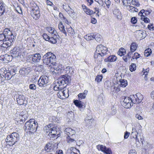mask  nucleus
I'll return each instance as SVG.
<instances>
[{
	"label": "nucleus",
	"instance_id": "obj_26",
	"mask_svg": "<svg viewBox=\"0 0 154 154\" xmlns=\"http://www.w3.org/2000/svg\"><path fill=\"white\" fill-rule=\"evenodd\" d=\"M33 58V63H36L39 62L41 59L40 54L39 53H36L32 54Z\"/></svg>",
	"mask_w": 154,
	"mask_h": 154
},
{
	"label": "nucleus",
	"instance_id": "obj_28",
	"mask_svg": "<svg viewBox=\"0 0 154 154\" xmlns=\"http://www.w3.org/2000/svg\"><path fill=\"white\" fill-rule=\"evenodd\" d=\"M113 14L118 19H120L122 18L121 13L118 9H115L113 11Z\"/></svg>",
	"mask_w": 154,
	"mask_h": 154
},
{
	"label": "nucleus",
	"instance_id": "obj_1",
	"mask_svg": "<svg viewBox=\"0 0 154 154\" xmlns=\"http://www.w3.org/2000/svg\"><path fill=\"white\" fill-rule=\"evenodd\" d=\"M14 37L9 29H5L3 33L0 34V46L6 48L9 47L13 42Z\"/></svg>",
	"mask_w": 154,
	"mask_h": 154
},
{
	"label": "nucleus",
	"instance_id": "obj_55",
	"mask_svg": "<svg viewBox=\"0 0 154 154\" xmlns=\"http://www.w3.org/2000/svg\"><path fill=\"white\" fill-rule=\"evenodd\" d=\"M43 37L45 40L48 41L49 40V38L50 36L44 33L42 35Z\"/></svg>",
	"mask_w": 154,
	"mask_h": 154
},
{
	"label": "nucleus",
	"instance_id": "obj_59",
	"mask_svg": "<svg viewBox=\"0 0 154 154\" xmlns=\"http://www.w3.org/2000/svg\"><path fill=\"white\" fill-rule=\"evenodd\" d=\"M135 117L139 120H141L143 119V117L138 114H136Z\"/></svg>",
	"mask_w": 154,
	"mask_h": 154
},
{
	"label": "nucleus",
	"instance_id": "obj_48",
	"mask_svg": "<svg viewBox=\"0 0 154 154\" xmlns=\"http://www.w3.org/2000/svg\"><path fill=\"white\" fill-rule=\"evenodd\" d=\"M102 78V76L101 75H98L96 76L95 81L98 82H100L101 81Z\"/></svg>",
	"mask_w": 154,
	"mask_h": 154
},
{
	"label": "nucleus",
	"instance_id": "obj_12",
	"mask_svg": "<svg viewBox=\"0 0 154 154\" xmlns=\"http://www.w3.org/2000/svg\"><path fill=\"white\" fill-rule=\"evenodd\" d=\"M48 81V77L44 75L40 77L38 81V84L40 86L45 87L46 86Z\"/></svg>",
	"mask_w": 154,
	"mask_h": 154
},
{
	"label": "nucleus",
	"instance_id": "obj_46",
	"mask_svg": "<svg viewBox=\"0 0 154 154\" xmlns=\"http://www.w3.org/2000/svg\"><path fill=\"white\" fill-rule=\"evenodd\" d=\"M78 97L80 100H82V99H85L86 96L85 95V94H83V93H80L78 95Z\"/></svg>",
	"mask_w": 154,
	"mask_h": 154
},
{
	"label": "nucleus",
	"instance_id": "obj_49",
	"mask_svg": "<svg viewBox=\"0 0 154 154\" xmlns=\"http://www.w3.org/2000/svg\"><path fill=\"white\" fill-rule=\"evenodd\" d=\"M105 3L106 5L107 8H109L111 4V2L109 0H105Z\"/></svg>",
	"mask_w": 154,
	"mask_h": 154
},
{
	"label": "nucleus",
	"instance_id": "obj_22",
	"mask_svg": "<svg viewBox=\"0 0 154 154\" xmlns=\"http://www.w3.org/2000/svg\"><path fill=\"white\" fill-rule=\"evenodd\" d=\"M4 74L3 75L5 76V79L7 80H9L11 79L13 76L11 73V72L9 70L4 71L3 72Z\"/></svg>",
	"mask_w": 154,
	"mask_h": 154
},
{
	"label": "nucleus",
	"instance_id": "obj_23",
	"mask_svg": "<svg viewBox=\"0 0 154 154\" xmlns=\"http://www.w3.org/2000/svg\"><path fill=\"white\" fill-rule=\"evenodd\" d=\"M104 56V54H102L96 51L94 53V58L95 60L100 62L102 60V57Z\"/></svg>",
	"mask_w": 154,
	"mask_h": 154
},
{
	"label": "nucleus",
	"instance_id": "obj_45",
	"mask_svg": "<svg viewBox=\"0 0 154 154\" xmlns=\"http://www.w3.org/2000/svg\"><path fill=\"white\" fill-rule=\"evenodd\" d=\"M27 60L28 62H31L32 63H33V58L32 54L29 55Z\"/></svg>",
	"mask_w": 154,
	"mask_h": 154
},
{
	"label": "nucleus",
	"instance_id": "obj_13",
	"mask_svg": "<svg viewBox=\"0 0 154 154\" xmlns=\"http://www.w3.org/2000/svg\"><path fill=\"white\" fill-rule=\"evenodd\" d=\"M97 148L99 150H101L106 154H112L111 149L109 148H107L105 146L98 145L97 146Z\"/></svg>",
	"mask_w": 154,
	"mask_h": 154
},
{
	"label": "nucleus",
	"instance_id": "obj_38",
	"mask_svg": "<svg viewBox=\"0 0 154 154\" xmlns=\"http://www.w3.org/2000/svg\"><path fill=\"white\" fill-rule=\"evenodd\" d=\"M94 38L96 40L97 42H100L101 39V36L98 33H94Z\"/></svg>",
	"mask_w": 154,
	"mask_h": 154
},
{
	"label": "nucleus",
	"instance_id": "obj_3",
	"mask_svg": "<svg viewBox=\"0 0 154 154\" xmlns=\"http://www.w3.org/2000/svg\"><path fill=\"white\" fill-rule=\"evenodd\" d=\"M66 140L69 145L71 146H75L76 144L75 137V131L71 128H66L64 131Z\"/></svg>",
	"mask_w": 154,
	"mask_h": 154
},
{
	"label": "nucleus",
	"instance_id": "obj_25",
	"mask_svg": "<svg viewBox=\"0 0 154 154\" xmlns=\"http://www.w3.org/2000/svg\"><path fill=\"white\" fill-rule=\"evenodd\" d=\"M65 91H60L57 94L58 97L62 99H64L67 97V95L66 94Z\"/></svg>",
	"mask_w": 154,
	"mask_h": 154
},
{
	"label": "nucleus",
	"instance_id": "obj_51",
	"mask_svg": "<svg viewBox=\"0 0 154 154\" xmlns=\"http://www.w3.org/2000/svg\"><path fill=\"white\" fill-rule=\"evenodd\" d=\"M130 58L131 57L127 56V55L126 56H124L122 57L123 59L126 62H127L128 60H130Z\"/></svg>",
	"mask_w": 154,
	"mask_h": 154
},
{
	"label": "nucleus",
	"instance_id": "obj_54",
	"mask_svg": "<svg viewBox=\"0 0 154 154\" xmlns=\"http://www.w3.org/2000/svg\"><path fill=\"white\" fill-rule=\"evenodd\" d=\"M123 5H127V4H130L131 0H122Z\"/></svg>",
	"mask_w": 154,
	"mask_h": 154
},
{
	"label": "nucleus",
	"instance_id": "obj_15",
	"mask_svg": "<svg viewBox=\"0 0 154 154\" xmlns=\"http://www.w3.org/2000/svg\"><path fill=\"white\" fill-rule=\"evenodd\" d=\"M96 51L104 55L107 52V48L102 45H99L96 47Z\"/></svg>",
	"mask_w": 154,
	"mask_h": 154
},
{
	"label": "nucleus",
	"instance_id": "obj_40",
	"mask_svg": "<svg viewBox=\"0 0 154 154\" xmlns=\"http://www.w3.org/2000/svg\"><path fill=\"white\" fill-rule=\"evenodd\" d=\"M152 53L151 49L148 48L146 49L144 52V55L145 56L148 57Z\"/></svg>",
	"mask_w": 154,
	"mask_h": 154
},
{
	"label": "nucleus",
	"instance_id": "obj_37",
	"mask_svg": "<svg viewBox=\"0 0 154 154\" xmlns=\"http://www.w3.org/2000/svg\"><path fill=\"white\" fill-rule=\"evenodd\" d=\"M74 104L79 108H81L82 106V103L81 101L78 100H75L74 101Z\"/></svg>",
	"mask_w": 154,
	"mask_h": 154
},
{
	"label": "nucleus",
	"instance_id": "obj_58",
	"mask_svg": "<svg viewBox=\"0 0 154 154\" xmlns=\"http://www.w3.org/2000/svg\"><path fill=\"white\" fill-rule=\"evenodd\" d=\"M147 27L150 30H154V26H153V24L148 25Z\"/></svg>",
	"mask_w": 154,
	"mask_h": 154
},
{
	"label": "nucleus",
	"instance_id": "obj_21",
	"mask_svg": "<svg viewBox=\"0 0 154 154\" xmlns=\"http://www.w3.org/2000/svg\"><path fill=\"white\" fill-rule=\"evenodd\" d=\"M25 97L23 95H20L17 98V102L18 104L22 105L24 103Z\"/></svg>",
	"mask_w": 154,
	"mask_h": 154
},
{
	"label": "nucleus",
	"instance_id": "obj_6",
	"mask_svg": "<svg viewBox=\"0 0 154 154\" xmlns=\"http://www.w3.org/2000/svg\"><path fill=\"white\" fill-rule=\"evenodd\" d=\"M20 137L19 134L15 132L12 133L11 134L7 136L5 140V141L7 143H10L9 145L13 146L19 140Z\"/></svg>",
	"mask_w": 154,
	"mask_h": 154
},
{
	"label": "nucleus",
	"instance_id": "obj_7",
	"mask_svg": "<svg viewBox=\"0 0 154 154\" xmlns=\"http://www.w3.org/2000/svg\"><path fill=\"white\" fill-rule=\"evenodd\" d=\"M58 28L60 31L64 34L66 36L67 35V32L69 35H72L75 33L74 30L70 26L66 27V31L64 26L61 22H60L58 24Z\"/></svg>",
	"mask_w": 154,
	"mask_h": 154
},
{
	"label": "nucleus",
	"instance_id": "obj_52",
	"mask_svg": "<svg viewBox=\"0 0 154 154\" xmlns=\"http://www.w3.org/2000/svg\"><path fill=\"white\" fill-rule=\"evenodd\" d=\"M29 88L30 89L35 90L36 89V87L35 84H32L29 85Z\"/></svg>",
	"mask_w": 154,
	"mask_h": 154
},
{
	"label": "nucleus",
	"instance_id": "obj_61",
	"mask_svg": "<svg viewBox=\"0 0 154 154\" xmlns=\"http://www.w3.org/2000/svg\"><path fill=\"white\" fill-rule=\"evenodd\" d=\"M63 21L64 22L66 23L68 25H69L71 23L70 22L68 21L66 18L64 17H63Z\"/></svg>",
	"mask_w": 154,
	"mask_h": 154
},
{
	"label": "nucleus",
	"instance_id": "obj_8",
	"mask_svg": "<svg viewBox=\"0 0 154 154\" xmlns=\"http://www.w3.org/2000/svg\"><path fill=\"white\" fill-rule=\"evenodd\" d=\"M130 99L133 103H138L141 102L143 99V96L140 93H137L135 95H130Z\"/></svg>",
	"mask_w": 154,
	"mask_h": 154
},
{
	"label": "nucleus",
	"instance_id": "obj_50",
	"mask_svg": "<svg viewBox=\"0 0 154 154\" xmlns=\"http://www.w3.org/2000/svg\"><path fill=\"white\" fill-rule=\"evenodd\" d=\"M63 8L67 12L68 10L70 9V8L69 6V5L67 4L63 5Z\"/></svg>",
	"mask_w": 154,
	"mask_h": 154
},
{
	"label": "nucleus",
	"instance_id": "obj_33",
	"mask_svg": "<svg viewBox=\"0 0 154 154\" xmlns=\"http://www.w3.org/2000/svg\"><path fill=\"white\" fill-rule=\"evenodd\" d=\"M67 12L70 16L72 18L75 19L76 17L75 14L74 12V11L71 8H70Z\"/></svg>",
	"mask_w": 154,
	"mask_h": 154
},
{
	"label": "nucleus",
	"instance_id": "obj_20",
	"mask_svg": "<svg viewBox=\"0 0 154 154\" xmlns=\"http://www.w3.org/2000/svg\"><path fill=\"white\" fill-rule=\"evenodd\" d=\"M60 36L58 34L51 35V37L49 38L48 41L52 44H55L57 42V39L59 38Z\"/></svg>",
	"mask_w": 154,
	"mask_h": 154
},
{
	"label": "nucleus",
	"instance_id": "obj_32",
	"mask_svg": "<svg viewBox=\"0 0 154 154\" xmlns=\"http://www.w3.org/2000/svg\"><path fill=\"white\" fill-rule=\"evenodd\" d=\"M150 12L147 10L145 11L144 9L141 10L138 13V15L140 16H145V17L148 16L150 14Z\"/></svg>",
	"mask_w": 154,
	"mask_h": 154
},
{
	"label": "nucleus",
	"instance_id": "obj_11",
	"mask_svg": "<svg viewBox=\"0 0 154 154\" xmlns=\"http://www.w3.org/2000/svg\"><path fill=\"white\" fill-rule=\"evenodd\" d=\"M30 14L33 19L35 20L38 19L40 15L38 7L36 6L32 8Z\"/></svg>",
	"mask_w": 154,
	"mask_h": 154
},
{
	"label": "nucleus",
	"instance_id": "obj_44",
	"mask_svg": "<svg viewBox=\"0 0 154 154\" xmlns=\"http://www.w3.org/2000/svg\"><path fill=\"white\" fill-rule=\"evenodd\" d=\"M141 19L143 20L144 22L148 23L149 21V19L147 17H145V16H143L141 17Z\"/></svg>",
	"mask_w": 154,
	"mask_h": 154
},
{
	"label": "nucleus",
	"instance_id": "obj_18",
	"mask_svg": "<svg viewBox=\"0 0 154 154\" xmlns=\"http://www.w3.org/2000/svg\"><path fill=\"white\" fill-rule=\"evenodd\" d=\"M6 5L5 3L2 1H0V16L4 15L6 13Z\"/></svg>",
	"mask_w": 154,
	"mask_h": 154
},
{
	"label": "nucleus",
	"instance_id": "obj_64",
	"mask_svg": "<svg viewBox=\"0 0 154 154\" xmlns=\"http://www.w3.org/2000/svg\"><path fill=\"white\" fill-rule=\"evenodd\" d=\"M63 152L61 150H58L57 151L56 154H63Z\"/></svg>",
	"mask_w": 154,
	"mask_h": 154
},
{
	"label": "nucleus",
	"instance_id": "obj_27",
	"mask_svg": "<svg viewBox=\"0 0 154 154\" xmlns=\"http://www.w3.org/2000/svg\"><path fill=\"white\" fill-rule=\"evenodd\" d=\"M61 69H59L55 68L54 66L51 67L50 69L51 71L52 72L53 75H58L60 73Z\"/></svg>",
	"mask_w": 154,
	"mask_h": 154
},
{
	"label": "nucleus",
	"instance_id": "obj_17",
	"mask_svg": "<svg viewBox=\"0 0 154 154\" xmlns=\"http://www.w3.org/2000/svg\"><path fill=\"white\" fill-rule=\"evenodd\" d=\"M20 115V121L22 122H25L27 119L28 116V113L25 110L21 112Z\"/></svg>",
	"mask_w": 154,
	"mask_h": 154
},
{
	"label": "nucleus",
	"instance_id": "obj_4",
	"mask_svg": "<svg viewBox=\"0 0 154 154\" xmlns=\"http://www.w3.org/2000/svg\"><path fill=\"white\" fill-rule=\"evenodd\" d=\"M43 61L49 66L52 65L54 66L56 64V57L52 53L48 52L43 56Z\"/></svg>",
	"mask_w": 154,
	"mask_h": 154
},
{
	"label": "nucleus",
	"instance_id": "obj_35",
	"mask_svg": "<svg viewBox=\"0 0 154 154\" xmlns=\"http://www.w3.org/2000/svg\"><path fill=\"white\" fill-rule=\"evenodd\" d=\"M137 45L135 42H133L130 46V50L131 51L134 52L137 47Z\"/></svg>",
	"mask_w": 154,
	"mask_h": 154
},
{
	"label": "nucleus",
	"instance_id": "obj_14",
	"mask_svg": "<svg viewBox=\"0 0 154 154\" xmlns=\"http://www.w3.org/2000/svg\"><path fill=\"white\" fill-rule=\"evenodd\" d=\"M21 51L18 47L14 48L11 51V56L12 57H17L21 54Z\"/></svg>",
	"mask_w": 154,
	"mask_h": 154
},
{
	"label": "nucleus",
	"instance_id": "obj_2",
	"mask_svg": "<svg viewBox=\"0 0 154 154\" xmlns=\"http://www.w3.org/2000/svg\"><path fill=\"white\" fill-rule=\"evenodd\" d=\"M71 79L70 76L67 74L61 75L55 81L54 89L55 91L61 90L65 87V85H68L70 82Z\"/></svg>",
	"mask_w": 154,
	"mask_h": 154
},
{
	"label": "nucleus",
	"instance_id": "obj_29",
	"mask_svg": "<svg viewBox=\"0 0 154 154\" xmlns=\"http://www.w3.org/2000/svg\"><path fill=\"white\" fill-rule=\"evenodd\" d=\"M136 35L137 38L140 39L144 38L143 35V32L141 30H137L136 31Z\"/></svg>",
	"mask_w": 154,
	"mask_h": 154
},
{
	"label": "nucleus",
	"instance_id": "obj_57",
	"mask_svg": "<svg viewBox=\"0 0 154 154\" xmlns=\"http://www.w3.org/2000/svg\"><path fill=\"white\" fill-rule=\"evenodd\" d=\"M114 90L113 91H115L116 92H118L120 90V87L119 86H118L117 87L114 86L113 88Z\"/></svg>",
	"mask_w": 154,
	"mask_h": 154
},
{
	"label": "nucleus",
	"instance_id": "obj_47",
	"mask_svg": "<svg viewBox=\"0 0 154 154\" xmlns=\"http://www.w3.org/2000/svg\"><path fill=\"white\" fill-rule=\"evenodd\" d=\"M131 2L132 4L136 6L137 7H138L140 5V4L137 1H136L135 0H132Z\"/></svg>",
	"mask_w": 154,
	"mask_h": 154
},
{
	"label": "nucleus",
	"instance_id": "obj_16",
	"mask_svg": "<svg viewBox=\"0 0 154 154\" xmlns=\"http://www.w3.org/2000/svg\"><path fill=\"white\" fill-rule=\"evenodd\" d=\"M49 126H51L50 125H49L48 126V127L49 129H46L47 130H48V131L49 132L48 135L49 136L52 135H54V136L57 135L58 137H59V134H57V128L55 127H53L49 129Z\"/></svg>",
	"mask_w": 154,
	"mask_h": 154
},
{
	"label": "nucleus",
	"instance_id": "obj_53",
	"mask_svg": "<svg viewBox=\"0 0 154 154\" xmlns=\"http://www.w3.org/2000/svg\"><path fill=\"white\" fill-rule=\"evenodd\" d=\"M16 10L19 14H21L22 13L21 8L20 6H17L16 8Z\"/></svg>",
	"mask_w": 154,
	"mask_h": 154
},
{
	"label": "nucleus",
	"instance_id": "obj_43",
	"mask_svg": "<svg viewBox=\"0 0 154 154\" xmlns=\"http://www.w3.org/2000/svg\"><path fill=\"white\" fill-rule=\"evenodd\" d=\"M136 68V64L134 63H132L129 66L130 70L131 71V72H132L135 70Z\"/></svg>",
	"mask_w": 154,
	"mask_h": 154
},
{
	"label": "nucleus",
	"instance_id": "obj_42",
	"mask_svg": "<svg viewBox=\"0 0 154 154\" xmlns=\"http://www.w3.org/2000/svg\"><path fill=\"white\" fill-rule=\"evenodd\" d=\"M140 57V55L138 53L136 52L134 54V55L132 56L131 59V60H132L133 59H137Z\"/></svg>",
	"mask_w": 154,
	"mask_h": 154
},
{
	"label": "nucleus",
	"instance_id": "obj_60",
	"mask_svg": "<svg viewBox=\"0 0 154 154\" xmlns=\"http://www.w3.org/2000/svg\"><path fill=\"white\" fill-rule=\"evenodd\" d=\"M135 8L132 6H130L129 7V11L131 12H134L135 11Z\"/></svg>",
	"mask_w": 154,
	"mask_h": 154
},
{
	"label": "nucleus",
	"instance_id": "obj_9",
	"mask_svg": "<svg viewBox=\"0 0 154 154\" xmlns=\"http://www.w3.org/2000/svg\"><path fill=\"white\" fill-rule=\"evenodd\" d=\"M57 143H53L50 142L47 143L45 147V150L48 152L54 151L57 148Z\"/></svg>",
	"mask_w": 154,
	"mask_h": 154
},
{
	"label": "nucleus",
	"instance_id": "obj_31",
	"mask_svg": "<svg viewBox=\"0 0 154 154\" xmlns=\"http://www.w3.org/2000/svg\"><path fill=\"white\" fill-rule=\"evenodd\" d=\"M30 70L29 68H23L20 71V72L22 75H28L30 72Z\"/></svg>",
	"mask_w": 154,
	"mask_h": 154
},
{
	"label": "nucleus",
	"instance_id": "obj_24",
	"mask_svg": "<svg viewBox=\"0 0 154 154\" xmlns=\"http://www.w3.org/2000/svg\"><path fill=\"white\" fill-rule=\"evenodd\" d=\"M117 59L116 57L114 55H112L110 56L107 58L104 59V61L105 62H112L115 61Z\"/></svg>",
	"mask_w": 154,
	"mask_h": 154
},
{
	"label": "nucleus",
	"instance_id": "obj_10",
	"mask_svg": "<svg viewBox=\"0 0 154 154\" xmlns=\"http://www.w3.org/2000/svg\"><path fill=\"white\" fill-rule=\"evenodd\" d=\"M122 104L125 108H129L133 105V103L132 102V100L130 99V96L129 97H124Z\"/></svg>",
	"mask_w": 154,
	"mask_h": 154
},
{
	"label": "nucleus",
	"instance_id": "obj_5",
	"mask_svg": "<svg viewBox=\"0 0 154 154\" xmlns=\"http://www.w3.org/2000/svg\"><path fill=\"white\" fill-rule=\"evenodd\" d=\"M38 124L35 122L34 119H32L27 121L25 124V130L29 134H33L37 130Z\"/></svg>",
	"mask_w": 154,
	"mask_h": 154
},
{
	"label": "nucleus",
	"instance_id": "obj_19",
	"mask_svg": "<svg viewBox=\"0 0 154 154\" xmlns=\"http://www.w3.org/2000/svg\"><path fill=\"white\" fill-rule=\"evenodd\" d=\"M82 7L85 12L88 15H91L95 13V12L88 8L85 5H82Z\"/></svg>",
	"mask_w": 154,
	"mask_h": 154
},
{
	"label": "nucleus",
	"instance_id": "obj_39",
	"mask_svg": "<svg viewBox=\"0 0 154 154\" xmlns=\"http://www.w3.org/2000/svg\"><path fill=\"white\" fill-rule=\"evenodd\" d=\"M121 86L122 87H125L128 85V82L125 79H121L120 81Z\"/></svg>",
	"mask_w": 154,
	"mask_h": 154
},
{
	"label": "nucleus",
	"instance_id": "obj_62",
	"mask_svg": "<svg viewBox=\"0 0 154 154\" xmlns=\"http://www.w3.org/2000/svg\"><path fill=\"white\" fill-rule=\"evenodd\" d=\"M98 3L100 5L102 6H103L104 7H105L104 4L103 2L101 0H99Z\"/></svg>",
	"mask_w": 154,
	"mask_h": 154
},
{
	"label": "nucleus",
	"instance_id": "obj_34",
	"mask_svg": "<svg viewBox=\"0 0 154 154\" xmlns=\"http://www.w3.org/2000/svg\"><path fill=\"white\" fill-rule=\"evenodd\" d=\"M94 33H91L87 34L85 36L84 38L87 40H90L94 39Z\"/></svg>",
	"mask_w": 154,
	"mask_h": 154
},
{
	"label": "nucleus",
	"instance_id": "obj_30",
	"mask_svg": "<svg viewBox=\"0 0 154 154\" xmlns=\"http://www.w3.org/2000/svg\"><path fill=\"white\" fill-rule=\"evenodd\" d=\"M65 70L67 74L72 75L74 73V69L71 67L67 66Z\"/></svg>",
	"mask_w": 154,
	"mask_h": 154
},
{
	"label": "nucleus",
	"instance_id": "obj_56",
	"mask_svg": "<svg viewBox=\"0 0 154 154\" xmlns=\"http://www.w3.org/2000/svg\"><path fill=\"white\" fill-rule=\"evenodd\" d=\"M137 21V19L135 17H132L131 19V22L133 24H135Z\"/></svg>",
	"mask_w": 154,
	"mask_h": 154
},
{
	"label": "nucleus",
	"instance_id": "obj_41",
	"mask_svg": "<svg viewBox=\"0 0 154 154\" xmlns=\"http://www.w3.org/2000/svg\"><path fill=\"white\" fill-rule=\"evenodd\" d=\"M126 53V51L124 49H120L118 53V54L121 56L124 55Z\"/></svg>",
	"mask_w": 154,
	"mask_h": 154
},
{
	"label": "nucleus",
	"instance_id": "obj_63",
	"mask_svg": "<svg viewBox=\"0 0 154 154\" xmlns=\"http://www.w3.org/2000/svg\"><path fill=\"white\" fill-rule=\"evenodd\" d=\"M46 2L47 4L48 5H50L51 6H52V5H53L54 4L52 3V2L49 0H47L46 1Z\"/></svg>",
	"mask_w": 154,
	"mask_h": 154
},
{
	"label": "nucleus",
	"instance_id": "obj_36",
	"mask_svg": "<svg viewBox=\"0 0 154 154\" xmlns=\"http://www.w3.org/2000/svg\"><path fill=\"white\" fill-rule=\"evenodd\" d=\"M47 30L51 34V35L57 34L56 31L54 29V28L52 27H48Z\"/></svg>",
	"mask_w": 154,
	"mask_h": 154
}]
</instances>
